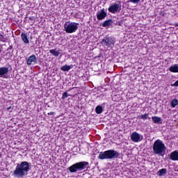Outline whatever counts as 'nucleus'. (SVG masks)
Listing matches in <instances>:
<instances>
[{
    "instance_id": "nucleus-24",
    "label": "nucleus",
    "mask_w": 178,
    "mask_h": 178,
    "mask_svg": "<svg viewBox=\"0 0 178 178\" xmlns=\"http://www.w3.org/2000/svg\"><path fill=\"white\" fill-rule=\"evenodd\" d=\"M29 23H31V24H34V23H35V17L34 16L29 17Z\"/></svg>"
},
{
    "instance_id": "nucleus-9",
    "label": "nucleus",
    "mask_w": 178,
    "mask_h": 178,
    "mask_svg": "<svg viewBox=\"0 0 178 178\" xmlns=\"http://www.w3.org/2000/svg\"><path fill=\"white\" fill-rule=\"evenodd\" d=\"M33 62L34 63V64L37 63V57L34 54H32L26 60V64L28 65V66H30L31 65V63H33Z\"/></svg>"
},
{
    "instance_id": "nucleus-18",
    "label": "nucleus",
    "mask_w": 178,
    "mask_h": 178,
    "mask_svg": "<svg viewBox=\"0 0 178 178\" xmlns=\"http://www.w3.org/2000/svg\"><path fill=\"white\" fill-rule=\"evenodd\" d=\"M113 23V21L112 20V19L106 20L102 24V27H108V26H111V24H112Z\"/></svg>"
},
{
    "instance_id": "nucleus-8",
    "label": "nucleus",
    "mask_w": 178,
    "mask_h": 178,
    "mask_svg": "<svg viewBox=\"0 0 178 178\" xmlns=\"http://www.w3.org/2000/svg\"><path fill=\"white\" fill-rule=\"evenodd\" d=\"M106 16H107V14L105 12V9L103 8L101 10L99 13L97 14V20H104V19H105Z\"/></svg>"
},
{
    "instance_id": "nucleus-13",
    "label": "nucleus",
    "mask_w": 178,
    "mask_h": 178,
    "mask_svg": "<svg viewBox=\"0 0 178 178\" xmlns=\"http://www.w3.org/2000/svg\"><path fill=\"white\" fill-rule=\"evenodd\" d=\"M8 72H9V68L6 67H0V77L5 76V74H6Z\"/></svg>"
},
{
    "instance_id": "nucleus-20",
    "label": "nucleus",
    "mask_w": 178,
    "mask_h": 178,
    "mask_svg": "<svg viewBox=\"0 0 178 178\" xmlns=\"http://www.w3.org/2000/svg\"><path fill=\"white\" fill-rule=\"evenodd\" d=\"M167 170L166 168H162L157 172V175L160 177L163 176V175H166Z\"/></svg>"
},
{
    "instance_id": "nucleus-12",
    "label": "nucleus",
    "mask_w": 178,
    "mask_h": 178,
    "mask_svg": "<svg viewBox=\"0 0 178 178\" xmlns=\"http://www.w3.org/2000/svg\"><path fill=\"white\" fill-rule=\"evenodd\" d=\"M170 159L171 161H178V151H174L170 153Z\"/></svg>"
},
{
    "instance_id": "nucleus-19",
    "label": "nucleus",
    "mask_w": 178,
    "mask_h": 178,
    "mask_svg": "<svg viewBox=\"0 0 178 178\" xmlns=\"http://www.w3.org/2000/svg\"><path fill=\"white\" fill-rule=\"evenodd\" d=\"M50 54L54 55V56L58 57L59 56V50L56 51V49H52L49 50Z\"/></svg>"
},
{
    "instance_id": "nucleus-27",
    "label": "nucleus",
    "mask_w": 178,
    "mask_h": 178,
    "mask_svg": "<svg viewBox=\"0 0 178 178\" xmlns=\"http://www.w3.org/2000/svg\"><path fill=\"white\" fill-rule=\"evenodd\" d=\"M172 86H173L174 87H178V80L176 81L172 84Z\"/></svg>"
},
{
    "instance_id": "nucleus-11",
    "label": "nucleus",
    "mask_w": 178,
    "mask_h": 178,
    "mask_svg": "<svg viewBox=\"0 0 178 178\" xmlns=\"http://www.w3.org/2000/svg\"><path fill=\"white\" fill-rule=\"evenodd\" d=\"M152 120L153 122V123H154L155 124H162V118H161V117L159 116H153L152 117Z\"/></svg>"
},
{
    "instance_id": "nucleus-29",
    "label": "nucleus",
    "mask_w": 178,
    "mask_h": 178,
    "mask_svg": "<svg viewBox=\"0 0 178 178\" xmlns=\"http://www.w3.org/2000/svg\"><path fill=\"white\" fill-rule=\"evenodd\" d=\"M11 49H13V46H12V45H10V46L8 48L7 51H10Z\"/></svg>"
},
{
    "instance_id": "nucleus-14",
    "label": "nucleus",
    "mask_w": 178,
    "mask_h": 178,
    "mask_svg": "<svg viewBox=\"0 0 178 178\" xmlns=\"http://www.w3.org/2000/svg\"><path fill=\"white\" fill-rule=\"evenodd\" d=\"M21 38H22L23 42H24V44H30V41L29 40V38H27V33H22L21 34Z\"/></svg>"
},
{
    "instance_id": "nucleus-4",
    "label": "nucleus",
    "mask_w": 178,
    "mask_h": 178,
    "mask_svg": "<svg viewBox=\"0 0 178 178\" xmlns=\"http://www.w3.org/2000/svg\"><path fill=\"white\" fill-rule=\"evenodd\" d=\"M87 166H88V162L81 161L70 166L68 168V170L70 172V173H76V172H81V170H84V169H86Z\"/></svg>"
},
{
    "instance_id": "nucleus-6",
    "label": "nucleus",
    "mask_w": 178,
    "mask_h": 178,
    "mask_svg": "<svg viewBox=\"0 0 178 178\" xmlns=\"http://www.w3.org/2000/svg\"><path fill=\"white\" fill-rule=\"evenodd\" d=\"M116 42V39L114 37L106 35L100 42V43L104 45V47H111L113 48Z\"/></svg>"
},
{
    "instance_id": "nucleus-21",
    "label": "nucleus",
    "mask_w": 178,
    "mask_h": 178,
    "mask_svg": "<svg viewBox=\"0 0 178 178\" xmlns=\"http://www.w3.org/2000/svg\"><path fill=\"white\" fill-rule=\"evenodd\" d=\"M103 111H104V109L102 108V106H97L95 108V112L97 115H101V113H102Z\"/></svg>"
},
{
    "instance_id": "nucleus-33",
    "label": "nucleus",
    "mask_w": 178,
    "mask_h": 178,
    "mask_svg": "<svg viewBox=\"0 0 178 178\" xmlns=\"http://www.w3.org/2000/svg\"><path fill=\"white\" fill-rule=\"evenodd\" d=\"M1 47H0V54H1Z\"/></svg>"
},
{
    "instance_id": "nucleus-2",
    "label": "nucleus",
    "mask_w": 178,
    "mask_h": 178,
    "mask_svg": "<svg viewBox=\"0 0 178 178\" xmlns=\"http://www.w3.org/2000/svg\"><path fill=\"white\" fill-rule=\"evenodd\" d=\"M120 156V153L116 150L109 149L104 152H100L98 156V159L104 161V159H118Z\"/></svg>"
},
{
    "instance_id": "nucleus-16",
    "label": "nucleus",
    "mask_w": 178,
    "mask_h": 178,
    "mask_svg": "<svg viewBox=\"0 0 178 178\" xmlns=\"http://www.w3.org/2000/svg\"><path fill=\"white\" fill-rule=\"evenodd\" d=\"M8 41V37L5 36V33L1 31L0 33V42H6Z\"/></svg>"
},
{
    "instance_id": "nucleus-5",
    "label": "nucleus",
    "mask_w": 178,
    "mask_h": 178,
    "mask_svg": "<svg viewBox=\"0 0 178 178\" xmlns=\"http://www.w3.org/2000/svg\"><path fill=\"white\" fill-rule=\"evenodd\" d=\"M79 29V23L66 22L64 24V29L67 34H72L76 33Z\"/></svg>"
},
{
    "instance_id": "nucleus-30",
    "label": "nucleus",
    "mask_w": 178,
    "mask_h": 178,
    "mask_svg": "<svg viewBox=\"0 0 178 178\" xmlns=\"http://www.w3.org/2000/svg\"><path fill=\"white\" fill-rule=\"evenodd\" d=\"M10 109H12V106H9L8 108H7V111H10Z\"/></svg>"
},
{
    "instance_id": "nucleus-26",
    "label": "nucleus",
    "mask_w": 178,
    "mask_h": 178,
    "mask_svg": "<svg viewBox=\"0 0 178 178\" xmlns=\"http://www.w3.org/2000/svg\"><path fill=\"white\" fill-rule=\"evenodd\" d=\"M130 2H132V3H137L140 2V0H129Z\"/></svg>"
},
{
    "instance_id": "nucleus-25",
    "label": "nucleus",
    "mask_w": 178,
    "mask_h": 178,
    "mask_svg": "<svg viewBox=\"0 0 178 178\" xmlns=\"http://www.w3.org/2000/svg\"><path fill=\"white\" fill-rule=\"evenodd\" d=\"M69 94H67V92H64L62 95V99H66L67 97H69Z\"/></svg>"
},
{
    "instance_id": "nucleus-31",
    "label": "nucleus",
    "mask_w": 178,
    "mask_h": 178,
    "mask_svg": "<svg viewBox=\"0 0 178 178\" xmlns=\"http://www.w3.org/2000/svg\"><path fill=\"white\" fill-rule=\"evenodd\" d=\"M174 26H175V27H178V23L175 24Z\"/></svg>"
},
{
    "instance_id": "nucleus-32",
    "label": "nucleus",
    "mask_w": 178,
    "mask_h": 178,
    "mask_svg": "<svg viewBox=\"0 0 178 178\" xmlns=\"http://www.w3.org/2000/svg\"><path fill=\"white\" fill-rule=\"evenodd\" d=\"M3 77H4V79H8V76H3Z\"/></svg>"
},
{
    "instance_id": "nucleus-15",
    "label": "nucleus",
    "mask_w": 178,
    "mask_h": 178,
    "mask_svg": "<svg viewBox=\"0 0 178 178\" xmlns=\"http://www.w3.org/2000/svg\"><path fill=\"white\" fill-rule=\"evenodd\" d=\"M171 73H178V64H175L169 67Z\"/></svg>"
},
{
    "instance_id": "nucleus-3",
    "label": "nucleus",
    "mask_w": 178,
    "mask_h": 178,
    "mask_svg": "<svg viewBox=\"0 0 178 178\" xmlns=\"http://www.w3.org/2000/svg\"><path fill=\"white\" fill-rule=\"evenodd\" d=\"M153 151L156 155L163 156L166 152V146H165L163 141L157 139L153 144Z\"/></svg>"
},
{
    "instance_id": "nucleus-22",
    "label": "nucleus",
    "mask_w": 178,
    "mask_h": 178,
    "mask_svg": "<svg viewBox=\"0 0 178 178\" xmlns=\"http://www.w3.org/2000/svg\"><path fill=\"white\" fill-rule=\"evenodd\" d=\"M139 119H143V120H147V119L148 120H149V119H151V118H149V113H145V114L140 115L139 117Z\"/></svg>"
},
{
    "instance_id": "nucleus-23",
    "label": "nucleus",
    "mask_w": 178,
    "mask_h": 178,
    "mask_svg": "<svg viewBox=\"0 0 178 178\" xmlns=\"http://www.w3.org/2000/svg\"><path fill=\"white\" fill-rule=\"evenodd\" d=\"M177 105H178L177 99H174L171 101L170 106H172V108H176V106H177Z\"/></svg>"
},
{
    "instance_id": "nucleus-17",
    "label": "nucleus",
    "mask_w": 178,
    "mask_h": 178,
    "mask_svg": "<svg viewBox=\"0 0 178 178\" xmlns=\"http://www.w3.org/2000/svg\"><path fill=\"white\" fill-rule=\"evenodd\" d=\"M72 67H73V65H65L64 66L60 67V70H62L63 72H69V70H70Z\"/></svg>"
},
{
    "instance_id": "nucleus-28",
    "label": "nucleus",
    "mask_w": 178,
    "mask_h": 178,
    "mask_svg": "<svg viewBox=\"0 0 178 178\" xmlns=\"http://www.w3.org/2000/svg\"><path fill=\"white\" fill-rule=\"evenodd\" d=\"M47 115H50V116H52L55 115V113L54 111H51L50 113H48Z\"/></svg>"
},
{
    "instance_id": "nucleus-10",
    "label": "nucleus",
    "mask_w": 178,
    "mask_h": 178,
    "mask_svg": "<svg viewBox=\"0 0 178 178\" xmlns=\"http://www.w3.org/2000/svg\"><path fill=\"white\" fill-rule=\"evenodd\" d=\"M131 140L134 143H138L140 141V134L137 132H134L131 135Z\"/></svg>"
},
{
    "instance_id": "nucleus-1",
    "label": "nucleus",
    "mask_w": 178,
    "mask_h": 178,
    "mask_svg": "<svg viewBox=\"0 0 178 178\" xmlns=\"http://www.w3.org/2000/svg\"><path fill=\"white\" fill-rule=\"evenodd\" d=\"M29 172H30V163L27 161H22L17 164L13 175L15 177H24Z\"/></svg>"
},
{
    "instance_id": "nucleus-7",
    "label": "nucleus",
    "mask_w": 178,
    "mask_h": 178,
    "mask_svg": "<svg viewBox=\"0 0 178 178\" xmlns=\"http://www.w3.org/2000/svg\"><path fill=\"white\" fill-rule=\"evenodd\" d=\"M108 10L110 12V13L113 14L120 12V10H122V1H116L115 3L108 7Z\"/></svg>"
}]
</instances>
